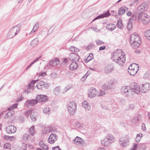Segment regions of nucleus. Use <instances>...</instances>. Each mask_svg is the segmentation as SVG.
Returning <instances> with one entry per match:
<instances>
[{"label":"nucleus","instance_id":"f257e3e1","mask_svg":"<svg viewBox=\"0 0 150 150\" xmlns=\"http://www.w3.org/2000/svg\"><path fill=\"white\" fill-rule=\"evenodd\" d=\"M140 91L139 86L137 83L133 84L130 87L124 86L122 87L121 92L127 98H132L135 93L138 94Z\"/></svg>","mask_w":150,"mask_h":150},{"label":"nucleus","instance_id":"f03ea898","mask_svg":"<svg viewBox=\"0 0 150 150\" xmlns=\"http://www.w3.org/2000/svg\"><path fill=\"white\" fill-rule=\"evenodd\" d=\"M112 59L115 62L122 64L125 61V54L123 55L121 49L118 50L117 52H114L112 54Z\"/></svg>","mask_w":150,"mask_h":150},{"label":"nucleus","instance_id":"7ed1b4c3","mask_svg":"<svg viewBox=\"0 0 150 150\" xmlns=\"http://www.w3.org/2000/svg\"><path fill=\"white\" fill-rule=\"evenodd\" d=\"M141 42L139 35L136 33H134L131 35L130 43L133 48L135 49L138 47L141 44Z\"/></svg>","mask_w":150,"mask_h":150},{"label":"nucleus","instance_id":"20e7f679","mask_svg":"<svg viewBox=\"0 0 150 150\" xmlns=\"http://www.w3.org/2000/svg\"><path fill=\"white\" fill-rule=\"evenodd\" d=\"M139 22L144 25H147L150 21V17L145 13H139L138 14Z\"/></svg>","mask_w":150,"mask_h":150},{"label":"nucleus","instance_id":"39448f33","mask_svg":"<svg viewBox=\"0 0 150 150\" xmlns=\"http://www.w3.org/2000/svg\"><path fill=\"white\" fill-rule=\"evenodd\" d=\"M20 30V27L18 25H16L13 27L9 31L7 38L8 39H9L13 38Z\"/></svg>","mask_w":150,"mask_h":150},{"label":"nucleus","instance_id":"423d86ee","mask_svg":"<svg viewBox=\"0 0 150 150\" xmlns=\"http://www.w3.org/2000/svg\"><path fill=\"white\" fill-rule=\"evenodd\" d=\"M139 68V67L135 63H132L129 66L128 72L131 75L134 76L137 72Z\"/></svg>","mask_w":150,"mask_h":150},{"label":"nucleus","instance_id":"0eeeda50","mask_svg":"<svg viewBox=\"0 0 150 150\" xmlns=\"http://www.w3.org/2000/svg\"><path fill=\"white\" fill-rule=\"evenodd\" d=\"M67 108L69 114L73 115L76 110V104L74 101L70 102L68 104Z\"/></svg>","mask_w":150,"mask_h":150},{"label":"nucleus","instance_id":"6e6552de","mask_svg":"<svg viewBox=\"0 0 150 150\" xmlns=\"http://www.w3.org/2000/svg\"><path fill=\"white\" fill-rule=\"evenodd\" d=\"M97 92L98 91L95 88L93 87L90 88L88 90V97L91 98H94L97 96Z\"/></svg>","mask_w":150,"mask_h":150},{"label":"nucleus","instance_id":"1a4fd4ad","mask_svg":"<svg viewBox=\"0 0 150 150\" xmlns=\"http://www.w3.org/2000/svg\"><path fill=\"white\" fill-rule=\"evenodd\" d=\"M150 88V84L146 83L142 85L141 88H140V91L142 93H145L148 91Z\"/></svg>","mask_w":150,"mask_h":150},{"label":"nucleus","instance_id":"9d476101","mask_svg":"<svg viewBox=\"0 0 150 150\" xmlns=\"http://www.w3.org/2000/svg\"><path fill=\"white\" fill-rule=\"evenodd\" d=\"M79 56L76 54L72 53H71L69 57L70 60L72 62H78L79 59Z\"/></svg>","mask_w":150,"mask_h":150},{"label":"nucleus","instance_id":"9b49d317","mask_svg":"<svg viewBox=\"0 0 150 150\" xmlns=\"http://www.w3.org/2000/svg\"><path fill=\"white\" fill-rule=\"evenodd\" d=\"M148 8V6L146 3H144L142 4L137 8V10L140 13H143V12L146 11Z\"/></svg>","mask_w":150,"mask_h":150},{"label":"nucleus","instance_id":"f8f14e48","mask_svg":"<svg viewBox=\"0 0 150 150\" xmlns=\"http://www.w3.org/2000/svg\"><path fill=\"white\" fill-rule=\"evenodd\" d=\"M17 130L16 127L14 125H10L7 126L6 129V132L8 134L14 133Z\"/></svg>","mask_w":150,"mask_h":150},{"label":"nucleus","instance_id":"ddd939ff","mask_svg":"<svg viewBox=\"0 0 150 150\" xmlns=\"http://www.w3.org/2000/svg\"><path fill=\"white\" fill-rule=\"evenodd\" d=\"M34 112H33L32 110H27L26 112L24 113V115L27 117L30 115V117L31 119L34 121L36 120V118L35 116H34Z\"/></svg>","mask_w":150,"mask_h":150},{"label":"nucleus","instance_id":"4468645a","mask_svg":"<svg viewBox=\"0 0 150 150\" xmlns=\"http://www.w3.org/2000/svg\"><path fill=\"white\" fill-rule=\"evenodd\" d=\"M36 86L38 89H41L42 88L48 87L49 86V84L43 81H40L37 84Z\"/></svg>","mask_w":150,"mask_h":150},{"label":"nucleus","instance_id":"2eb2a0df","mask_svg":"<svg viewBox=\"0 0 150 150\" xmlns=\"http://www.w3.org/2000/svg\"><path fill=\"white\" fill-rule=\"evenodd\" d=\"M57 137L56 135L54 134H52L49 137L48 142L49 143L53 144L57 140Z\"/></svg>","mask_w":150,"mask_h":150},{"label":"nucleus","instance_id":"dca6fc26","mask_svg":"<svg viewBox=\"0 0 150 150\" xmlns=\"http://www.w3.org/2000/svg\"><path fill=\"white\" fill-rule=\"evenodd\" d=\"M38 102H42L46 101L48 99V97L45 95H39L36 97Z\"/></svg>","mask_w":150,"mask_h":150},{"label":"nucleus","instance_id":"f3484780","mask_svg":"<svg viewBox=\"0 0 150 150\" xmlns=\"http://www.w3.org/2000/svg\"><path fill=\"white\" fill-rule=\"evenodd\" d=\"M110 15V14L109 11H107V12L103 14H100L95 18L93 21L92 22L96 20L100 19V18H103L104 17H108Z\"/></svg>","mask_w":150,"mask_h":150},{"label":"nucleus","instance_id":"a211bd4d","mask_svg":"<svg viewBox=\"0 0 150 150\" xmlns=\"http://www.w3.org/2000/svg\"><path fill=\"white\" fill-rule=\"evenodd\" d=\"M44 129L46 133L55 132H57V129L56 128L52 126L47 127H45Z\"/></svg>","mask_w":150,"mask_h":150},{"label":"nucleus","instance_id":"6ab92c4d","mask_svg":"<svg viewBox=\"0 0 150 150\" xmlns=\"http://www.w3.org/2000/svg\"><path fill=\"white\" fill-rule=\"evenodd\" d=\"M26 103H27V106H33L36 104L38 103V102L36 99H33L31 100H27L26 101Z\"/></svg>","mask_w":150,"mask_h":150},{"label":"nucleus","instance_id":"aec40b11","mask_svg":"<svg viewBox=\"0 0 150 150\" xmlns=\"http://www.w3.org/2000/svg\"><path fill=\"white\" fill-rule=\"evenodd\" d=\"M128 11V8L125 6H123L120 8L118 10V13L120 16L123 14L126 11Z\"/></svg>","mask_w":150,"mask_h":150},{"label":"nucleus","instance_id":"412c9836","mask_svg":"<svg viewBox=\"0 0 150 150\" xmlns=\"http://www.w3.org/2000/svg\"><path fill=\"white\" fill-rule=\"evenodd\" d=\"M114 70V67L113 65L108 64L105 67V70L106 73H109Z\"/></svg>","mask_w":150,"mask_h":150},{"label":"nucleus","instance_id":"4be33fe9","mask_svg":"<svg viewBox=\"0 0 150 150\" xmlns=\"http://www.w3.org/2000/svg\"><path fill=\"white\" fill-rule=\"evenodd\" d=\"M82 105L83 107L86 110H89L91 108L90 105L86 101H84L82 103Z\"/></svg>","mask_w":150,"mask_h":150},{"label":"nucleus","instance_id":"5701e85b","mask_svg":"<svg viewBox=\"0 0 150 150\" xmlns=\"http://www.w3.org/2000/svg\"><path fill=\"white\" fill-rule=\"evenodd\" d=\"M129 142H127L122 138H120L119 140V143L122 147H126L128 144Z\"/></svg>","mask_w":150,"mask_h":150},{"label":"nucleus","instance_id":"b1692460","mask_svg":"<svg viewBox=\"0 0 150 150\" xmlns=\"http://www.w3.org/2000/svg\"><path fill=\"white\" fill-rule=\"evenodd\" d=\"M116 25L113 24H109L107 25L106 28L109 31H113L116 28Z\"/></svg>","mask_w":150,"mask_h":150},{"label":"nucleus","instance_id":"393cba45","mask_svg":"<svg viewBox=\"0 0 150 150\" xmlns=\"http://www.w3.org/2000/svg\"><path fill=\"white\" fill-rule=\"evenodd\" d=\"M101 144L105 147H107L110 146V144L111 143L108 141L107 139H105L103 140H102L101 142Z\"/></svg>","mask_w":150,"mask_h":150},{"label":"nucleus","instance_id":"a878e982","mask_svg":"<svg viewBox=\"0 0 150 150\" xmlns=\"http://www.w3.org/2000/svg\"><path fill=\"white\" fill-rule=\"evenodd\" d=\"M111 87V86L109 83L104 84L102 86V89L105 91H108L110 89Z\"/></svg>","mask_w":150,"mask_h":150},{"label":"nucleus","instance_id":"bb28decb","mask_svg":"<svg viewBox=\"0 0 150 150\" xmlns=\"http://www.w3.org/2000/svg\"><path fill=\"white\" fill-rule=\"evenodd\" d=\"M78 67V64L76 62H73L69 66V69L71 70H74L76 69Z\"/></svg>","mask_w":150,"mask_h":150},{"label":"nucleus","instance_id":"cd10ccee","mask_svg":"<svg viewBox=\"0 0 150 150\" xmlns=\"http://www.w3.org/2000/svg\"><path fill=\"white\" fill-rule=\"evenodd\" d=\"M39 145L40 147L43 148L44 150H46L48 149V146L45 144L43 141H41L40 142Z\"/></svg>","mask_w":150,"mask_h":150},{"label":"nucleus","instance_id":"c85d7f7f","mask_svg":"<svg viewBox=\"0 0 150 150\" xmlns=\"http://www.w3.org/2000/svg\"><path fill=\"white\" fill-rule=\"evenodd\" d=\"M39 43V40L37 38H35L33 40L31 43V45L33 47L36 46Z\"/></svg>","mask_w":150,"mask_h":150},{"label":"nucleus","instance_id":"c756f323","mask_svg":"<svg viewBox=\"0 0 150 150\" xmlns=\"http://www.w3.org/2000/svg\"><path fill=\"white\" fill-rule=\"evenodd\" d=\"M132 21H139V18H138V14L137 15H132L131 18L129 19V22Z\"/></svg>","mask_w":150,"mask_h":150},{"label":"nucleus","instance_id":"7c9ffc66","mask_svg":"<svg viewBox=\"0 0 150 150\" xmlns=\"http://www.w3.org/2000/svg\"><path fill=\"white\" fill-rule=\"evenodd\" d=\"M106 139H107L111 143H112L114 142L113 136L111 134H108Z\"/></svg>","mask_w":150,"mask_h":150},{"label":"nucleus","instance_id":"2f4dec72","mask_svg":"<svg viewBox=\"0 0 150 150\" xmlns=\"http://www.w3.org/2000/svg\"><path fill=\"white\" fill-rule=\"evenodd\" d=\"M52 67H55L57 65L59 62V59L57 58H55L51 61Z\"/></svg>","mask_w":150,"mask_h":150},{"label":"nucleus","instance_id":"473e14b6","mask_svg":"<svg viewBox=\"0 0 150 150\" xmlns=\"http://www.w3.org/2000/svg\"><path fill=\"white\" fill-rule=\"evenodd\" d=\"M60 88L59 86H58L55 88L54 90V93L56 95H58L60 93Z\"/></svg>","mask_w":150,"mask_h":150},{"label":"nucleus","instance_id":"72a5a7b5","mask_svg":"<svg viewBox=\"0 0 150 150\" xmlns=\"http://www.w3.org/2000/svg\"><path fill=\"white\" fill-rule=\"evenodd\" d=\"M144 35L147 39L150 40V29L147 30L144 32Z\"/></svg>","mask_w":150,"mask_h":150},{"label":"nucleus","instance_id":"f704fd0d","mask_svg":"<svg viewBox=\"0 0 150 150\" xmlns=\"http://www.w3.org/2000/svg\"><path fill=\"white\" fill-rule=\"evenodd\" d=\"M43 112L45 114L49 115L50 113V109L48 107H45L43 109Z\"/></svg>","mask_w":150,"mask_h":150},{"label":"nucleus","instance_id":"c9c22d12","mask_svg":"<svg viewBox=\"0 0 150 150\" xmlns=\"http://www.w3.org/2000/svg\"><path fill=\"white\" fill-rule=\"evenodd\" d=\"M143 136V134H137L135 139L136 141L137 142H139Z\"/></svg>","mask_w":150,"mask_h":150},{"label":"nucleus","instance_id":"e433bc0d","mask_svg":"<svg viewBox=\"0 0 150 150\" xmlns=\"http://www.w3.org/2000/svg\"><path fill=\"white\" fill-rule=\"evenodd\" d=\"M69 50L71 51L75 52H79L80 51V50L77 48H76L73 46H71L69 47Z\"/></svg>","mask_w":150,"mask_h":150},{"label":"nucleus","instance_id":"4c0bfd02","mask_svg":"<svg viewBox=\"0 0 150 150\" xmlns=\"http://www.w3.org/2000/svg\"><path fill=\"white\" fill-rule=\"evenodd\" d=\"M74 141L75 142H78L79 144H81L83 142L82 139L78 136L76 137L75 139H74Z\"/></svg>","mask_w":150,"mask_h":150},{"label":"nucleus","instance_id":"58836bf2","mask_svg":"<svg viewBox=\"0 0 150 150\" xmlns=\"http://www.w3.org/2000/svg\"><path fill=\"white\" fill-rule=\"evenodd\" d=\"M30 137V135L27 134H24L22 136V139L23 140L25 141H26L29 139Z\"/></svg>","mask_w":150,"mask_h":150},{"label":"nucleus","instance_id":"ea45409f","mask_svg":"<svg viewBox=\"0 0 150 150\" xmlns=\"http://www.w3.org/2000/svg\"><path fill=\"white\" fill-rule=\"evenodd\" d=\"M41 56H40L39 57L37 58L36 59L34 60L28 66V67L26 69L27 70H28V69L33 64L36 63V62H37L39 59H40L41 57Z\"/></svg>","mask_w":150,"mask_h":150},{"label":"nucleus","instance_id":"a19ab883","mask_svg":"<svg viewBox=\"0 0 150 150\" xmlns=\"http://www.w3.org/2000/svg\"><path fill=\"white\" fill-rule=\"evenodd\" d=\"M29 132L30 134L33 135L35 133V129H34V126H32L29 129Z\"/></svg>","mask_w":150,"mask_h":150},{"label":"nucleus","instance_id":"79ce46f5","mask_svg":"<svg viewBox=\"0 0 150 150\" xmlns=\"http://www.w3.org/2000/svg\"><path fill=\"white\" fill-rule=\"evenodd\" d=\"M134 107L135 105H134L130 104L126 107V110H132L134 108Z\"/></svg>","mask_w":150,"mask_h":150},{"label":"nucleus","instance_id":"37998d69","mask_svg":"<svg viewBox=\"0 0 150 150\" xmlns=\"http://www.w3.org/2000/svg\"><path fill=\"white\" fill-rule=\"evenodd\" d=\"M93 59V54L92 53H91L90 54L89 56L87 57L86 59V62H88L90 60H92Z\"/></svg>","mask_w":150,"mask_h":150},{"label":"nucleus","instance_id":"c03bdc74","mask_svg":"<svg viewBox=\"0 0 150 150\" xmlns=\"http://www.w3.org/2000/svg\"><path fill=\"white\" fill-rule=\"evenodd\" d=\"M106 94L105 92L102 90H100L99 91V93L97 92V96H103L105 95Z\"/></svg>","mask_w":150,"mask_h":150},{"label":"nucleus","instance_id":"a18cd8bd","mask_svg":"<svg viewBox=\"0 0 150 150\" xmlns=\"http://www.w3.org/2000/svg\"><path fill=\"white\" fill-rule=\"evenodd\" d=\"M39 27V23H36L34 27L31 31V33H34L37 30Z\"/></svg>","mask_w":150,"mask_h":150},{"label":"nucleus","instance_id":"49530a36","mask_svg":"<svg viewBox=\"0 0 150 150\" xmlns=\"http://www.w3.org/2000/svg\"><path fill=\"white\" fill-rule=\"evenodd\" d=\"M117 26L120 29H122L123 27V25L122 23V20H120L118 21L117 23Z\"/></svg>","mask_w":150,"mask_h":150},{"label":"nucleus","instance_id":"de8ad7c7","mask_svg":"<svg viewBox=\"0 0 150 150\" xmlns=\"http://www.w3.org/2000/svg\"><path fill=\"white\" fill-rule=\"evenodd\" d=\"M120 138H122L124 140H126L127 142H129V137L128 135H125L122 136Z\"/></svg>","mask_w":150,"mask_h":150},{"label":"nucleus","instance_id":"09e8293b","mask_svg":"<svg viewBox=\"0 0 150 150\" xmlns=\"http://www.w3.org/2000/svg\"><path fill=\"white\" fill-rule=\"evenodd\" d=\"M4 149H11L10 144L9 143L5 144L4 145Z\"/></svg>","mask_w":150,"mask_h":150},{"label":"nucleus","instance_id":"8fccbe9b","mask_svg":"<svg viewBox=\"0 0 150 150\" xmlns=\"http://www.w3.org/2000/svg\"><path fill=\"white\" fill-rule=\"evenodd\" d=\"M27 149L26 144L23 143L22 144V146L21 148V150H26Z\"/></svg>","mask_w":150,"mask_h":150},{"label":"nucleus","instance_id":"3c124183","mask_svg":"<svg viewBox=\"0 0 150 150\" xmlns=\"http://www.w3.org/2000/svg\"><path fill=\"white\" fill-rule=\"evenodd\" d=\"M18 105V104L17 103H15L11 107L9 108L8 109V110H10L11 109H15L16 108Z\"/></svg>","mask_w":150,"mask_h":150},{"label":"nucleus","instance_id":"603ef678","mask_svg":"<svg viewBox=\"0 0 150 150\" xmlns=\"http://www.w3.org/2000/svg\"><path fill=\"white\" fill-rule=\"evenodd\" d=\"M71 86V85L66 86L64 88V92H65L69 90Z\"/></svg>","mask_w":150,"mask_h":150},{"label":"nucleus","instance_id":"864d4df0","mask_svg":"<svg viewBox=\"0 0 150 150\" xmlns=\"http://www.w3.org/2000/svg\"><path fill=\"white\" fill-rule=\"evenodd\" d=\"M37 80H35V81H31L30 83V84H29V88H31L32 86H34V84L35 83L37 82Z\"/></svg>","mask_w":150,"mask_h":150},{"label":"nucleus","instance_id":"5fc2aeb1","mask_svg":"<svg viewBox=\"0 0 150 150\" xmlns=\"http://www.w3.org/2000/svg\"><path fill=\"white\" fill-rule=\"evenodd\" d=\"M14 137H10L8 136H4V138L5 139H8L9 140H12V138H13Z\"/></svg>","mask_w":150,"mask_h":150},{"label":"nucleus","instance_id":"6e6d98bb","mask_svg":"<svg viewBox=\"0 0 150 150\" xmlns=\"http://www.w3.org/2000/svg\"><path fill=\"white\" fill-rule=\"evenodd\" d=\"M96 44L98 45H99L100 44H103L104 43L103 42L100 40H97L96 41Z\"/></svg>","mask_w":150,"mask_h":150},{"label":"nucleus","instance_id":"4d7b16f0","mask_svg":"<svg viewBox=\"0 0 150 150\" xmlns=\"http://www.w3.org/2000/svg\"><path fill=\"white\" fill-rule=\"evenodd\" d=\"M140 147L142 149H145L146 148V146L144 144H141L140 145Z\"/></svg>","mask_w":150,"mask_h":150},{"label":"nucleus","instance_id":"13d9d810","mask_svg":"<svg viewBox=\"0 0 150 150\" xmlns=\"http://www.w3.org/2000/svg\"><path fill=\"white\" fill-rule=\"evenodd\" d=\"M11 117V116L10 113L8 112L4 116V118L5 119H8Z\"/></svg>","mask_w":150,"mask_h":150},{"label":"nucleus","instance_id":"bf43d9fd","mask_svg":"<svg viewBox=\"0 0 150 150\" xmlns=\"http://www.w3.org/2000/svg\"><path fill=\"white\" fill-rule=\"evenodd\" d=\"M50 76L53 79L57 77V74L53 72L51 74Z\"/></svg>","mask_w":150,"mask_h":150},{"label":"nucleus","instance_id":"052dcab7","mask_svg":"<svg viewBox=\"0 0 150 150\" xmlns=\"http://www.w3.org/2000/svg\"><path fill=\"white\" fill-rule=\"evenodd\" d=\"M138 146V145L137 144H134L132 148L131 149V150H137Z\"/></svg>","mask_w":150,"mask_h":150},{"label":"nucleus","instance_id":"680f3d73","mask_svg":"<svg viewBox=\"0 0 150 150\" xmlns=\"http://www.w3.org/2000/svg\"><path fill=\"white\" fill-rule=\"evenodd\" d=\"M142 129L144 131H145L146 130L145 126V124L144 123H143L142 125Z\"/></svg>","mask_w":150,"mask_h":150},{"label":"nucleus","instance_id":"e2e57ef3","mask_svg":"<svg viewBox=\"0 0 150 150\" xmlns=\"http://www.w3.org/2000/svg\"><path fill=\"white\" fill-rule=\"evenodd\" d=\"M52 150H62L59 148V146H57L56 147H53L52 148Z\"/></svg>","mask_w":150,"mask_h":150},{"label":"nucleus","instance_id":"0e129e2a","mask_svg":"<svg viewBox=\"0 0 150 150\" xmlns=\"http://www.w3.org/2000/svg\"><path fill=\"white\" fill-rule=\"evenodd\" d=\"M91 29H92L94 31L96 32H97L99 31V30L97 29L96 27H91Z\"/></svg>","mask_w":150,"mask_h":150},{"label":"nucleus","instance_id":"69168bd1","mask_svg":"<svg viewBox=\"0 0 150 150\" xmlns=\"http://www.w3.org/2000/svg\"><path fill=\"white\" fill-rule=\"evenodd\" d=\"M24 117L22 116H20L19 117V120L21 122H23L24 121Z\"/></svg>","mask_w":150,"mask_h":150},{"label":"nucleus","instance_id":"338daca9","mask_svg":"<svg viewBox=\"0 0 150 150\" xmlns=\"http://www.w3.org/2000/svg\"><path fill=\"white\" fill-rule=\"evenodd\" d=\"M8 112L10 113L11 117H12V116L15 113L14 111L13 110V109L11 110L9 112Z\"/></svg>","mask_w":150,"mask_h":150},{"label":"nucleus","instance_id":"774afa93","mask_svg":"<svg viewBox=\"0 0 150 150\" xmlns=\"http://www.w3.org/2000/svg\"><path fill=\"white\" fill-rule=\"evenodd\" d=\"M52 67V65L51 62H50V63H48L47 64V68L49 69H50V68H51Z\"/></svg>","mask_w":150,"mask_h":150}]
</instances>
